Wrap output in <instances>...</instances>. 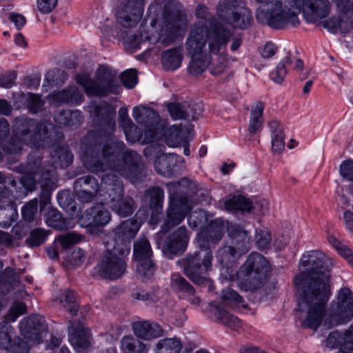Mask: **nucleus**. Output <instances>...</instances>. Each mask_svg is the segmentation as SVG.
<instances>
[{
  "label": "nucleus",
  "instance_id": "1",
  "mask_svg": "<svg viewBox=\"0 0 353 353\" xmlns=\"http://www.w3.org/2000/svg\"><path fill=\"white\" fill-rule=\"evenodd\" d=\"M95 114L101 122L104 138L102 143H94L85 150L81 157L85 167L94 173L110 170L132 183L141 181L145 176L141 157L135 151L127 149L123 141L112 136L116 125L114 108L101 103L96 107Z\"/></svg>",
  "mask_w": 353,
  "mask_h": 353
},
{
  "label": "nucleus",
  "instance_id": "2",
  "mask_svg": "<svg viewBox=\"0 0 353 353\" xmlns=\"http://www.w3.org/2000/svg\"><path fill=\"white\" fill-rule=\"evenodd\" d=\"M331 258L320 250L304 253L299 267L303 270L294 281L296 288L297 316L301 325L316 330L321 324L331 296L328 272L333 267Z\"/></svg>",
  "mask_w": 353,
  "mask_h": 353
},
{
  "label": "nucleus",
  "instance_id": "3",
  "mask_svg": "<svg viewBox=\"0 0 353 353\" xmlns=\"http://www.w3.org/2000/svg\"><path fill=\"white\" fill-rule=\"evenodd\" d=\"M188 19L172 1H156L149 5L140 26V36L132 35L124 39L125 45L132 49L139 48L143 41L165 46L173 43L181 32L185 30Z\"/></svg>",
  "mask_w": 353,
  "mask_h": 353
},
{
  "label": "nucleus",
  "instance_id": "4",
  "mask_svg": "<svg viewBox=\"0 0 353 353\" xmlns=\"http://www.w3.org/2000/svg\"><path fill=\"white\" fill-rule=\"evenodd\" d=\"M331 8L329 0H290L284 5L276 0L259 6L256 19L263 25L282 29L298 26L299 13L307 23H319L329 15Z\"/></svg>",
  "mask_w": 353,
  "mask_h": 353
},
{
  "label": "nucleus",
  "instance_id": "5",
  "mask_svg": "<svg viewBox=\"0 0 353 353\" xmlns=\"http://www.w3.org/2000/svg\"><path fill=\"white\" fill-rule=\"evenodd\" d=\"M232 35L223 26L208 28L206 24L194 23L185 42L187 52L190 56L208 53L214 55L212 74L219 75L228 67L230 61H234L226 53Z\"/></svg>",
  "mask_w": 353,
  "mask_h": 353
},
{
  "label": "nucleus",
  "instance_id": "6",
  "mask_svg": "<svg viewBox=\"0 0 353 353\" xmlns=\"http://www.w3.org/2000/svg\"><path fill=\"white\" fill-rule=\"evenodd\" d=\"M167 187L170 194V205L165 223L161 226L163 232L181 223L192 208V197L197 194L199 190L194 182L186 179L169 183Z\"/></svg>",
  "mask_w": 353,
  "mask_h": 353
},
{
  "label": "nucleus",
  "instance_id": "7",
  "mask_svg": "<svg viewBox=\"0 0 353 353\" xmlns=\"http://www.w3.org/2000/svg\"><path fill=\"white\" fill-rule=\"evenodd\" d=\"M132 116L135 121L145 126L144 142H153L165 137V141L170 147H179L181 137L178 129L172 127L166 129L160 121L158 114L145 106H136L133 108Z\"/></svg>",
  "mask_w": 353,
  "mask_h": 353
},
{
  "label": "nucleus",
  "instance_id": "8",
  "mask_svg": "<svg viewBox=\"0 0 353 353\" xmlns=\"http://www.w3.org/2000/svg\"><path fill=\"white\" fill-rule=\"evenodd\" d=\"M270 270L266 259L259 253H251L236 272L238 286L245 291L260 288Z\"/></svg>",
  "mask_w": 353,
  "mask_h": 353
},
{
  "label": "nucleus",
  "instance_id": "9",
  "mask_svg": "<svg viewBox=\"0 0 353 353\" xmlns=\"http://www.w3.org/2000/svg\"><path fill=\"white\" fill-rule=\"evenodd\" d=\"M105 251L94 270L96 274L105 279H115L121 276L125 271V255L116 246L117 242L112 236H105L103 241Z\"/></svg>",
  "mask_w": 353,
  "mask_h": 353
},
{
  "label": "nucleus",
  "instance_id": "10",
  "mask_svg": "<svg viewBox=\"0 0 353 353\" xmlns=\"http://www.w3.org/2000/svg\"><path fill=\"white\" fill-rule=\"evenodd\" d=\"M115 77L116 73L112 70L100 66L96 72L95 79H91L88 74L83 73L76 76V81L84 88L88 95L101 97L110 92H119L120 86L115 82Z\"/></svg>",
  "mask_w": 353,
  "mask_h": 353
},
{
  "label": "nucleus",
  "instance_id": "11",
  "mask_svg": "<svg viewBox=\"0 0 353 353\" xmlns=\"http://www.w3.org/2000/svg\"><path fill=\"white\" fill-rule=\"evenodd\" d=\"M212 252L201 247L199 250L189 253L179 260L177 264L193 283L202 285L207 281L206 274L212 269Z\"/></svg>",
  "mask_w": 353,
  "mask_h": 353
},
{
  "label": "nucleus",
  "instance_id": "12",
  "mask_svg": "<svg viewBox=\"0 0 353 353\" xmlns=\"http://www.w3.org/2000/svg\"><path fill=\"white\" fill-rule=\"evenodd\" d=\"M21 334L27 341L20 339L14 341L8 350V353H29L28 344L30 345L39 344L46 335L47 325L43 317L39 315H32L23 319L19 324Z\"/></svg>",
  "mask_w": 353,
  "mask_h": 353
},
{
  "label": "nucleus",
  "instance_id": "13",
  "mask_svg": "<svg viewBox=\"0 0 353 353\" xmlns=\"http://www.w3.org/2000/svg\"><path fill=\"white\" fill-rule=\"evenodd\" d=\"M352 318L353 293L349 288H343L339 291L336 298L331 303L327 316H325V313L322 321L324 320L325 325L332 327L347 323Z\"/></svg>",
  "mask_w": 353,
  "mask_h": 353
},
{
  "label": "nucleus",
  "instance_id": "14",
  "mask_svg": "<svg viewBox=\"0 0 353 353\" xmlns=\"http://www.w3.org/2000/svg\"><path fill=\"white\" fill-rule=\"evenodd\" d=\"M243 0H226L219 2L216 7L220 18L235 28L245 29L251 24V11L245 7H239Z\"/></svg>",
  "mask_w": 353,
  "mask_h": 353
},
{
  "label": "nucleus",
  "instance_id": "15",
  "mask_svg": "<svg viewBox=\"0 0 353 353\" xmlns=\"http://www.w3.org/2000/svg\"><path fill=\"white\" fill-rule=\"evenodd\" d=\"M134 256L137 262V274L143 281L150 279L156 270L152 259L153 254L148 240L145 238L138 239L134 244Z\"/></svg>",
  "mask_w": 353,
  "mask_h": 353
},
{
  "label": "nucleus",
  "instance_id": "16",
  "mask_svg": "<svg viewBox=\"0 0 353 353\" xmlns=\"http://www.w3.org/2000/svg\"><path fill=\"white\" fill-rule=\"evenodd\" d=\"M145 0H125L116 11L117 23L124 28H135L143 19Z\"/></svg>",
  "mask_w": 353,
  "mask_h": 353
},
{
  "label": "nucleus",
  "instance_id": "17",
  "mask_svg": "<svg viewBox=\"0 0 353 353\" xmlns=\"http://www.w3.org/2000/svg\"><path fill=\"white\" fill-rule=\"evenodd\" d=\"M41 160L39 157L33 160L30 157L28 161L27 173L24 174L19 181L12 179L9 181L11 187L14 188V192L18 196L26 195L28 191H32L36 185L37 181L41 178L43 167L40 169Z\"/></svg>",
  "mask_w": 353,
  "mask_h": 353
},
{
  "label": "nucleus",
  "instance_id": "18",
  "mask_svg": "<svg viewBox=\"0 0 353 353\" xmlns=\"http://www.w3.org/2000/svg\"><path fill=\"white\" fill-rule=\"evenodd\" d=\"M140 226V222L136 219H128L123 221L105 236H112L116 240V246L119 248V252L129 253L130 241L134 238Z\"/></svg>",
  "mask_w": 353,
  "mask_h": 353
},
{
  "label": "nucleus",
  "instance_id": "19",
  "mask_svg": "<svg viewBox=\"0 0 353 353\" xmlns=\"http://www.w3.org/2000/svg\"><path fill=\"white\" fill-rule=\"evenodd\" d=\"M225 208L228 211H242L265 215L269 210V202L264 199L251 201L243 196H234L225 201Z\"/></svg>",
  "mask_w": 353,
  "mask_h": 353
},
{
  "label": "nucleus",
  "instance_id": "20",
  "mask_svg": "<svg viewBox=\"0 0 353 353\" xmlns=\"http://www.w3.org/2000/svg\"><path fill=\"white\" fill-rule=\"evenodd\" d=\"M74 190L77 199L81 203L92 202L100 192L103 191L100 188L98 181L92 176L80 177L74 183Z\"/></svg>",
  "mask_w": 353,
  "mask_h": 353
},
{
  "label": "nucleus",
  "instance_id": "21",
  "mask_svg": "<svg viewBox=\"0 0 353 353\" xmlns=\"http://www.w3.org/2000/svg\"><path fill=\"white\" fill-rule=\"evenodd\" d=\"M26 311V305L20 301H15L9 310L8 313L5 316V320L0 323V348L8 349L12 345L11 343V334L12 332V327L9 324L10 322H14L21 314H24Z\"/></svg>",
  "mask_w": 353,
  "mask_h": 353
},
{
  "label": "nucleus",
  "instance_id": "22",
  "mask_svg": "<svg viewBox=\"0 0 353 353\" xmlns=\"http://www.w3.org/2000/svg\"><path fill=\"white\" fill-rule=\"evenodd\" d=\"M111 220L110 211L103 204H96L86 210L79 218L83 227H103Z\"/></svg>",
  "mask_w": 353,
  "mask_h": 353
},
{
  "label": "nucleus",
  "instance_id": "23",
  "mask_svg": "<svg viewBox=\"0 0 353 353\" xmlns=\"http://www.w3.org/2000/svg\"><path fill=\"white\" fill-rule=\"evenodd\" d=\"M102 190L100 196L110 206L119 202L123 196V185L121 180L114 174H105L102 178Z\"/></svg>",
  "mask_w": 353,
  "mask_h": 353
},
{
  "label": "nucleus",
  "instance_id": "24",
  "mask_svg": "<svg viewBox=\"0 0 353 353\" xmlns=\"http://www.w3.org/2000/svg\"><path fill=\"white\" fill-rule=\"evenodd\" d=\"M188 236L185 227H180L167 236L163 244V252L166 255L183 252L187 247Z\"/></svg>",
  "mask_w": 353,
  "mask_h": 353
},
{
  "label": "nucleus",
  "instance_id": "25",
  "mask_svg": "<svg viewBox=\"0 0 353 353\" xmlns=\"http://www.w3.org/2000/svg\"><path fill=\"white\" fill-rule=\"evenodd\" d=\"M325 343L330 349L339 347V353H353V324L344 333L331 332Z\"/></svg>",
  "mask_w": 353,
  "mask_h": 353
},
{
  "label": "nucleus",
  "instance_id": "26",
  "mask_svg": "<svg viewBox=\"0 0 353 353\" xmlns=\"http://www.w3.org/2000/svg\"><path fill=\"white\" fill-rule=\"evenodd\" d=\"M230 244L242 255L248 252L251 245V236L248 231L241 225L232 224L228 228Z\"/></svg>",
  "mask_w": 353,
  "mask_h": 353
},
{
  "label": "nucleus",
  "instance_id": "27",
  "mask_svg": "<svg viewBox=\"0 0 353 353\" xmlns=\"http://www.w3.org/2000/svg\"><path fill=\"white\" fill-rule=\"evenodd\" d=\"M13 197L12 191L8 188L0 190V210H3L0 214V219L7 217V220L5 221L7 225H10L17 217V208L12 202ZM2 221L4 222L3 220Z\"/></svg>",
  "mask_w": 353,
  "mask_h": 353
},
{
  "label": "nucleus",
  "instance_id": "28",
  "mask_svg": "<svg viewBox=\"0 0 353 353\" xmlns=\"http://www.w3.org/2000/svg\"><path fill=\"white\" fill-rule=\"evenodd\" d=\"M57 181V174L54 170H48L46 176L45 172H42L41 178L38 179L42 189L40 196V209L42 210L50 202V192L54 188L55 182Z\"/></svg>",
  "mask_w": 353,
  "mask_h": 353
},
{
  "label": "nucleus",
  "instance_id": "29",
  "mask_svg": "<svg viewBox=\"0 0 353 353\" xmlns=\"http://www.w3.org/2000/svg\"><path fill=\"white\" fill-rule=\"evenodd\" d=\"M73 155L69 151L68 147L65 145L57 146L54 150V154L51 155V160L53 165L43 166L42 172L47 173L48 170H55L58 168H66L69 166L72 162Z\"/></svg>",
  "mask_w": 353,
  "mask_h": 353
},
{
  "label": "nucleus",
  "instance_id": "30",
  "mask_svg": "<svg viewBox=\"0 0 353 353\" xmlns=\"http://www.w3.org/2000/svg\"><path fill=\"white\" fill-rule=\"evenodd\" d=\"M134 334L139 339L149 341L163 335V329L158 324H152L148 321H139L133 323Z\"/></svg>",
  "mask_w": 353,
  "mask_h": 353
},
{
  "label": "nucleus",
  "instance_id": "31",
  "mask_svg": "<svg viewBox=\"0 0 353 353\" xmlns=\"http://www.w3.org/2000/svg\"><path fill=\"white\" fill-rule=\"evenodd\" d=\"M178 156L174 154H161L157 156L154 161L156 171L161 175L166 177L172 176L176 170Z\"/></svg>",
  "mask_w": 353,
  "mask_h": 353
},
{
  "label": "nucleus",
  "instance_id": "32",
  "mask_svg": "<svg viewBox=\"0 0 353 353\" xmlns=\"http://www.w3.org/2000/svg\"><path fill=\"white\" fill-rule=\"evenodd\" d=\"M82 99V94L74 86L63 89L49 97L50 102L57 105L69 102L79 103L81 102Z\"/></svg>",
  "mask_w": 353,
  "mask_h": 353
},
{
  "label": "nucleus",
  "instance_id": "33",
  "mask_svg": "<svg viewBox=\"0 0 353 353\" xmlns=\"http://www.w3.org/2000/svg\"><path fill=\"white\" fill-rule=\"evenodd\" d=\"M268 127L271 133L272 150L274 153L280 154L285 148L283 128L276 120L270 121Z\"/></svg>",
  "mask_w": 353,
  "mask_h": 353
},
{
  "label": "nucleus",
  "instance_id": "34",
  "mask_svg": "<svg viewBox=\"0 0 353 353\" xmlns=\"http://www.w3.org/2000/svg\"><path fill=\"white\" fill-rule=\"evenodd\" d=\"M231 224L223 219H215L208 226L205 236L209 243H216L223 237L225 230H228Z\"/></svg>",
  "mask_w": 353,
  "mask_h": 353
},
{
  "label": "nucleus",
  "instance_id": "35",
  "mask_svg": "<svg viewBox=\"0 0 353 353\" xmlns=\"http://www.w3.org/2000/svg\"><path fill=\"white\" fill-rule=\"evenodd\" d=\"M265 107V103L261 101H256L252 104L248 125V131L250 134H255L261 129Z\"/></svg>",
  "mask_w": 353,
  "mask_h": 353
},
{
  "label": "nucleus",
  "instance_id": "36",
  "mask_svg": "<svg viewBox=\"0 0 353 353\" xmlns=\"http://www.w3.org/2000/svg\"><path fill=\"white\" fill-rule=\"evenodd\" d=\"M55 121L60 125L69 128H76L83 121V117L79 110H63L56 115Z\"/></svg>",
  "mask_w": 353,
  "mask_h": 353
},
{
  "label": "nucleus",
  "instance_id": "37",
  "mask_svg": "<svg viewBox=\"0 0 353 353\" xmlns=\"http://www.w3.org/2000/svg\"><path fill=\"white\" fill-rule=\"evenodd\" d=\"M192 60L188 69L191 74L199 75L201 74L211 63V72L212 73V59L214 55L210 54H201L199 56H191Z\"/></svg>",
  "mask_w": 353,
  "mask_h": 353
},
{
  "label": "nucleus",
  "instance_id": "38",
  "mask_svg": "<svg viewBox=\"0 0 353 353\" xmlns=\"http://www.w3.org/2000/svg\"><path fill=\"white\" fill-rule=\"evenodd\" d=\"M122 353H147L148 347L132 336H124L121 341Z\"/></svg>",
  "mask_w": 353,
  "mask_h": 353
},
{
  "label": "nucleus",
  "instance_id": "39",
  "mask_svg": "<svg viewBox=\"0 0 353 353\" xmlns=\"http://www.w3.org/2000/svg\"><path fill=\"white\" fill-rule=\"evenodd\" d=\"M183 345L181 341L176 338H165L159 341L155 345V353H180Z\"/></svg>",
  "mask_w": 353,
  "mask_h": 353
},
{
  "label": "nucleus",
  "instance_id": "40",
  "mask_svg": "<svg viewBox=\"0 0 353 353\" xmlns=\"http://www.w3.org/2000/svg\"><path fill=\"white\" fill-rule=\"evenodd\" d=\"M181 50L179 48L168 50L163 52L161 60L163 67L167 70L177 69L182 61Z\"/></svg>",
  "mask_w": 353,
  "mask_h": 353
},
{
  "label": "nucleus",
  "instance_id": "41",
  "mask_svg": "<svg viewBox=\"0 0 353 353\" xmlns=\"http://www.w3.org/2000/svg\"><path fill=\"white\" fill-rule=\"evenodd\" d=\"M3 282L5 283L6 286L9 285L8 291H10L11 288L15 289L16 287H18L19 297L23 298L26 295L23 286L20 284V281L12 268L8 267L5 269L1 278V283Z\"/></svg>",
  "mask_w": 353,
  "mask_h": 353
},
{
  "label": "nucleus",
  "instance_id": "42",
  "mask_svg": "<svg viewBox=\"0 0 353 353\" xmlns=\"http://www.w3.org/2000/svg\"><path fill=\"white\" fill-rule=\"evenodd\" d=\"M320 22L323 28L332 32H336L339 30L342 33H345L351 30L349 21L346 20L343 14L341 18L330 17L327 20L321 21Z\"/></svg>",
  "mask_w": 353,
  "mask_h": 353
},
{
  "label": "nucleus",
  "instance_id": "43",
  "mask_svg": "<svg viewBox=\"0 0 353 353\" xmlns=\"http://www.w3.org/2000/svg\"><path fill=\"white\" fill-rule=\"evenodd\" d=\"M212 312L220 323L227 325L231 329L236 330L241 326V322L239 318L230 314L221 307L216 306Z\"/></svg>",
  "mask_w": 353,
  "mask_h": 353
},
{
  "label": "nucleus",
  "instance_id": "44",
  "mask_svg": "<svg viewBox=\"0 0 353 353\" xmlns=\"http://www.w3.org/2000/svg\"><path fill=\"white\" fill-rule=\"evenodd\" d=\"M58 301L70 314L73 316L77 314L79 305L76 301L75 295L72 291L70 290H62L60 292Z\"/></svg>",
  "mask_w": 353,
  "mask_h": 353
},
{
  "label": "nucleus",
  "instance_id": "45",
  "mask_svg": "<svg viewBox=\"0 0 353 353\" xmlns=\"http://www.w3.org/2000/svg\"><path fill=\"white\" fill-rule=\"evenodd\" d=\"M292 62V59L290 55L282 59L277 63L276 68L270 72V77L271 79L276 83H281L288 73V66L290 65Z\"/></svg>",
  "mask_w": 353,
  "mask_h": 353
},
{
  "label": "nucleus",
  "instance_id": "46",
  "mask_svg": "<svg viewBox=\"0 0 353 353\" xmlns=\"http://www.w3.org/2000/svg\"><path fill=\"white\" fill-rule=\"evenodd\" d=\"M72 345L75 350L81 352L86 350L90 346V330L88 329L83 328L77 332L70 338Z\"/></svg>",
  "mask_w": 353,
  "mask_h": 353
},
{
  "label": "nucleus",
  "instance_id": "47",
  "mask_svg": "<svg viewBox=\"0 0 353 353\" xmlns=\"http://www.w3.org/2000/svg\"><path fill=\"white\" fill-rule=\"evenodd\" d=\"M111 208L121 216H128L134 212V201L131 197L123 196L119 202L111 205Z\"/></svg>",
  "mask_w": 353,
  "mask_h": 353
},
{
  "label": "nucleus",
  "instance_id": "48",
  "mask_svg": "<svg viewBox=\"0 0 353 353\" xmlns=\"http://www.w3.org/2000/svg\"><path fill=\"white\" fill-rule=\"evenodd\" d=\"M239 253L231 245H225L216 252V259L221 264L228 265L239 256Z\"/></svg>",
  "mask_w": 353,
  "mask_h": 353
},
{
  "label": "nucleus",
  "instance_id": "49",
  "mask_svg": "<svg viewBox=\"0 0 353 353\" xmlns=\"http://www.w3.org/2000/svg\"><path fill=\"white\" fill-rule=\"evenodd\" d=\"M222 303L228 306H239L246 307V305L243 304L242 297L234 290L228 288L223 289L221 293Z\"/></svg>",
  "mask_w": 353,
  "mask_h": 353
},
{
  "label": "nucleus",
  "instance_id": "50",
  "mask_svg": "<svg viewBox=\"0 0 353 353\" xmlns=\"http://www.w3.org/2000/svg\"><path fill=\"white\" fill-rule=\"evenodd\" d=\"M49 234V231L38 228L30 231L26 239V244L31 248L38 247L44 243Z\"/></svg>",
  "mask_w": 353,
  "mask_h": 353
},
{
  "label": "nucleus",
  "instance_id": "51",
  "mask_svg": "<svg viewBox=\"0 0 353 353\" xmlns=\"http://www.w3.org/2000/svg\"><path fill=\"white\" fill-rule=\"evenodd\" d=\"M68 79L67 74L62 70L54 69L48 71L45 75L43 87H47L50 84H58L59 82L64 83Z\"/></svg>",
  "mask_w": 353,
  "mask_h": 353
},
{
  "label": "nucleus",
  "instance_id": "52",
  "mask_svg": "<svg viewBox=\"0 0 353 353\" xmlns=\"http://www.w3.org/2000/svg\"><path fill=\"white\" fill-rule=\"evenodd\" d=\"M171 287L175 290L194 294V288L191 285L179 274H173L171 277Z\"/></svg>",
  "mask_w": 353,
  "mask_h": 353
},
{
  "label": "nucleus",
  "instance_id": "53",
  "mask_svg": "<svg viewBox=\"0 0 353 353\" xmlns=\"http://www.w3.org/2000/svg\"><path fill=\"white\" fill-rule=\"evenodd\" d=\"M47 224L58 230H62L65 228L63 219L59 212L53 208H49L46 214Z\"/></svg>",
  "mask_w": 353,
  "mask_h": 353
},
{
  "label": "nucleus",
  "instance_id": "54",
  "mask_svg": "<svg viewBox=\"0 0 353 353\" xmlns=\"http://www.w3.org/2000/svg\"><path fill=\"white\" fill-rule=\"evenodd\" d=\"M126 139L131 143H135L137 141H141L142 143L147 144L150 142H144V133H141L137 127L133 123L128 125L123 129Z\"/></svg>",
  "mask_w": 353,
  "mask_h": 353
},
{
  "label": "nucleus",
  "instance_id": "55",
  "mask_svg": "<svg viewBox=\"0 0 353 353\" xmlns=\"http://www.w3.org/2000/svg\"><path fill=\"white\" fill-rule=\"evenodd\" d=\"M196 16L198 19L201 20L196 22V23L206 24V26L208 27V28H214L218 26H222L220 23H215L214 22V20L210 17L208 8L203 5H199L197 6L196 10Z\"/></svg>",
  "mask_w": 353,
  "mask_h": 353
},
{
  "label": "nucleus",
  "instance_id": "56",
  "mask_svg": "<svg viewBox=\"0 0 353 353\" xmlns=\"http://www.w3.org/2000/svg\"><path fill=\"white\" fill-rule=\"evenodd\" d=\"M38 210V201L37 199L30 200L26 203L21 209V215L23 219L30 223L32 221L37 213Z\"/></svg>",
  "mask_w": 353,
  "mask_h": 353
},
{
  "label": "nucleus",
  "instance_id": "57",
  "mask_svg": "<svg viewBox=\"0 0 353 353\" xmlns=\"http://www.w3.org/2000/svg\"><path fill=\"white\" fill-rule=\"evenodd\" d=\"M145 196L150 199L151 207H159L161 205L163 199V190L159 187H152L145 192Z\"/></svg>",
  "mask_w": 353,
  "mask_h": 353
},
{
  "label": "nucleus",
  "instance_id": "58",
  "mask_svg": "<svg viewBox=\"0 0 353 353\" xmlns=\"http://www.w3.org/2000/svg\"><path fill=\"white\" fill-rule=\"evenodd\" d=\"M83 236L74 232L67 233L59 236L55 241L59 243L63 249L69 248L70 245L76 244L82 240Z\"/></svg>",
  "mask_w": 353,
  "mask_h": 353
},
{
  "label": "nucleus",
  "instance_id": "59",
  "mask_svg": "<svg viewBox=\"0 0 353 353\" xmlns=\"http://www.w3.org/2000/svg\"><path fill=\"white\" fill-rule=\"evenodd\" d=\"M186 103H172L168 105V110L174 119H186L189 117L185 111Z\"/></svg>",
  "mask_w": 353,
  "mask_h": 353
},
{
  "label": "nucleus",
  "instance_id": "60",
  "mask_svg": "<svg viewBox=\"0 0 353 353\" xmlns=\"http://www.w3.org/2000/svg\"><path fill=\"white\" fill-rule=\"evenodd\" d=\"M188 221L190 228H195L207 221L206 212L203 210H195L190 213Z\"/></svg>",
  "mask_w": 353,
  "mask_h": 353
},
{
  "label": "nucleus",
  "instance_id": "61",
  "mask_svg": "<svg viewBox=\"0 0 353 353\" xmlns=\"http://www.w3.org/2000/svg\"><path fill=\"white\" fill-rule=\"evenodd\" d=\"M256 243L259 248H266L272 241L270 232L267 229H258L255 236Z\"/></svg>",
  "mask_w": 353,
  "mask_h": 353
},
{
  "label": "nucleus",
  "instance_id": "62",
  "mask_svg": "<svg viewBox=\"0 0 353 353\" xmlns=\"http://www.w3.org/2000/svg\"><path fill=\"white\" fill-rule=\"evenodd\" d=\"M121 81L127 88H132L137 83V72L135 69L127 70L121 74Z\"/></svg>",
  "mask_w": 353,
  "mask_h": 353
},
{
  "label": "nucleus",
  "instance_id": "63",
  "mask_svg": "<svg viewBox=\"0 0 353 353\" xmlns=\"http://www.w3.org/2000/svg\"><path fill=\"white\" fill-rule=\"evenodd\" d=\"M27 106L32 113H37L42 110L43 101L38 95L30 94L27 99Z\"/></svg>",
  "mask_w": 353,
  "mask_h": 353
},
{
  "label": "nucleus",
  "instance_id": "64",
  "mask_svg": "<svg viewBox=\"0 0 353 353\" xmlns=\"http://www.w3.org/2000/svg\"><path fill=\"white\" fill-rule=\"evenodd\" d=\"M340 174L347 181H353V161L348 159L343 161L340 165Z\"/></svg>",
  "mask_w": 353,
  "mask_h": 353
}]
</instances>
